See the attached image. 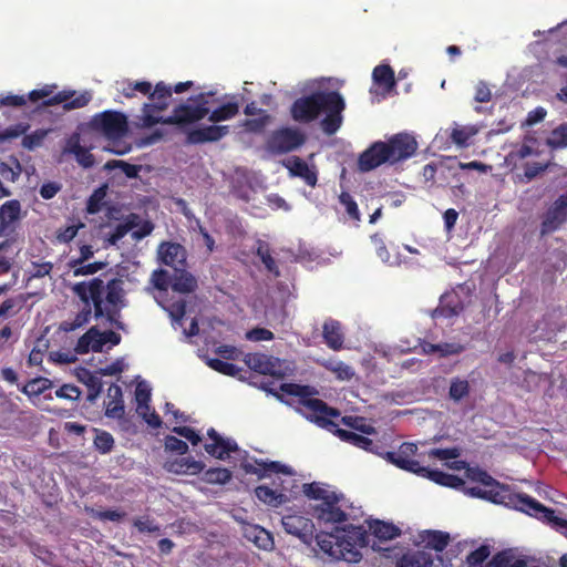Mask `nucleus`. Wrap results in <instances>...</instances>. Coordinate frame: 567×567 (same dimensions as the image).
I'll return each mask as SVG.
<instances>
[{"mask_svg":"<svg viewBox=\"0 0 567 567\" xmlns=\"http://www.w3.org/2000/svg\"><path fill=\"white\" fill-rule=\"evenodd\" d=\"M416 451L417 446L414 443L405 442L400 446L398 452H388L385 457L400 468L426 476L440 485L450 487H460L463 485V480L455 475L446 474L441 471L429 470L421 466L417 461L411 460V456L415 455Z\"/></svg>","mask_w":567,"mask_h":567,"instance_id":"7","label":"nucleus"},{"mask_svg":"<svg viewBox=\"0 0 567 567\" xmlns=\"http://www.w3.org/2000/svg\"><path fill=\"white\" fill-rule=\"evenodd\" d=\"M105 415L112 419H122L124 415L123 392L120 385L111 384L107 389Z\"/></svg>","mask_w":567,"mask_h":567,"instance_id":"25","label":"nucleus"},{"mask_svg":"<svg viewBox=\"0 0 567 567\" xmlns=\"http://www.w3.org/2000/svg\"><path fill=\"white\" fill-rule=\"evenodd\" d=\"M276 359L261 353H248L245 355V363L249 369L261 374H276Z\"/></svg>","mask_w":567,"mask_h":567,"instance_id":"23","label":"nucleus"},{"mask_svg":"<svg viewBox=\"0 0 567 567\" xmlns=\"http://www.w3.org/2000/svg\"><path fill=\"white\" fill-rule=\"evenodd\" d=\"M419 538L425 547L442 551L449 544L450 535L440 530H424Z\"/></svg>","mask_w":567,"mask_h":567,"instance_id":"32","label":"nucleus"},{"mask_svg":"<svg viewBox=\"0 0 567 567\" xmlns=\"http://www.w3.org/2000/svg\"><path fill=\"white\" fill-rule=\"evenodd\" d=\"M373 81L385 89L391 90L394 84V73L389 65H378L372 73Z\"/></svg>","mask_w":567,"mask_h":567,"instance_id":"39","label":"nucleus"},{"mask_svg":"<svg viewBox=\"0 0 567 567\" xmlns=\"http://www.w3.org/2000/svg\"><path fill=\"white\" fill-rule=\"evenodd\" d=\"M165 447L166 450L178 454H185L188 451V445L175 436H167L165 439Z\"/></svg>","mask_w":567,"mask_h":567,"instance_id":"60","label":"nucleus"},{"mask_svg":"<svg viewBox=\"0 0 567 567\" xmlns=\"http://www.w3.org/2000/svg\"><path fill=\"white\" fill-rule=\"evenodd\" d=\"M115 168H121V171L128 177V178H135L138 175V172L141 171L140 165H133L130 163H126L124 161L113 159L109 161L104 165V169L112 171Z\"/></svg>","mask_w":567,"mask_h":567,"instance_id":"42","label":"nucleus"},{"mask_svg":"<svg viewBox=\"0 0 567 567\" xmlns=\"http://www.w3.org/2000/svg\"><path fill=\"white\" fill-rule=\"evenodd\" d=\"M105 266H106V264L100 262V261L91 262L87 265H79L75 268H73V275L75 277L93 275V274L102 270Z\"/></svg>","mask_w":567,"mask_h":567,"instance_id":"57","label":"nucleus"},{"mask_svg":"<svg viewBox=\"0 0 567 567\" xmlns=\"http://www.w3.org/2000/svg\"><path fill=\"white\" fill-rule=\"evenodd\" d=\"M317 545L331 558L340 560H355L358 555L353 551L352 544L346 539H340L332 534H319L316 536Z\"/></svg>","mask_w":567,"mask_h":567,"instance_id":"11","label":"nucleus"},{"mask_svg":"<svg viewBox=\"0 0 567 567\" xmlns=\"http://www.w3.org/2000/svg\"><path fill=\"white\" fill-rule=\"evenodd\" d=\"M280 389L288 395L299 398L297 412L310 422L328 431L336 432L341 440L354 446L365 451L377 452L374 449L377 445L373 444L370 439L348 430L337 429V424L332 419L338 417L339 412L336 409L329 408L322 400L315 398V395L318 394L316 388L296 383H284Z\"/></svg>","mask_w":567,"mask_h":567,"instance_id":"1","label":"nucleus"},{"mask_svg":"<svg viewBox=\"0 0 567 567\" xmlns=\"http://www.w3.org/2000/svg\"><path fill=\"white\" fill-rule=\"evenodd\" d=\"M538 506L539 508H536L535 506L530 505L526 514L544 519L567 537V519L557 517L553 509L545 507L539 502Z\"/></svg>","mask_w":567,"mask_h":567,"instance_id":"27","label":"nucleus"},{"mask_svg":"<svg viewBox=\"0 0 567 567\" xmlns=\"http://www.w3.org/2000/svg\"><path fill=\"white\" fill-rule=\"evenodd\" d=\"M197 288V279L188 271L181 267L179 270H175L172 279V289L181 293H189L195 291Z\"/></svg>","mask_w":567,"mask_h":567,"instance_id":"29","label":"nucleus"},{"mask_svg":"<svg viewBox=\"0 0 567 567\" xmlns=\"http://www.w3.org/2000/svg\"><path fill=\"white\" fill-rule=\"evenodd\" d=\"M322 336L326 344L332 350H340L343 346V332L341 323L333 319L324 321Z\"/></svg>","mask_w":567,"mask_h":567,"instance_id":"26","label":"nucleus"},{"mask_svg":"<svg viewBox=\"0 0 567 567\" xmlns=\"http://www.w3.org/2000/svg\"><path fill=\"white\" fill-rule=\"evenodd\" d=\"M164 308L168 311L169 317L173 321V324L174 326L181 324V321L185 316V308H186L185 301L178 300V301L173 302L169 307H167V308L164 307Z\"/></svg>","mask_w":567,"mask_h":567,"instance_id":"53","label":"nucleus"},{"mask_svg":"<svg viewBox=\"0 0 567 567\" xmlns=\"http://www.w3.org/2000/svg\"><path fill=\"white\" fill-rule=\"evenodd\" d=\"M303 133L293 127H282L272 132L267 141L266 148L272 154H285L297 150L305 143Z\"/></svg>","mask_w":567,"mask_h":567,"instance_id":"9","label":"nucleus"},{"mask_svg":"<svg viewBox=\"0 0 567 567\" xmlns=\"http://www.w3.org/2000/svg\"><path fill=\"white\" fill-rule=\"evenodd\" d=\"M270 116L266 113H264L258 118L252 120H246L244 122V126L251 132H259L261 131L268 123H269Z\"/></svg>","mask_w":567,"mask_h":567,"instance_id":"61","label":"nucleus"},{"mask_svg":"<svg viewBox=\"0 0 567 567\" xmlns=\"http://www.w3.org/2000/svg\"><path fill=\"white\" fill-rule=\"evenodd\" d=\"M52 386V381L45 378H35L29 381L23 388L22 392L28 396H39Z\"/></svg>","mask_w":567,"mask_h":567,"instance_id":"40","label":"nucleus"},{"mask_svg":"<svg viewBox=\"0 0 567 567\" xmlns=\"http://www.w3.org/2000/svg\"><path fill=\"white\" fill-rule=\"evenodd\" d=\"M207 434L213 441L205 445V450L208 454L225 460L229 456L230 452L237 451L238 446L234 440L223 437L214 429H210Z\"/></svg>","mask_w":567,"mask_h":567,"instance_id":"15","label":"nucleus"},{"mask_svg":"<svg viewBox=\"0 0 567 567\" xmlns=\"http://www.w3.org/2000/svg\"><path fill=\"white\" fill-rule=\"evenodd\" d=\"M284 166L289 171L291 176L302 178L309 186L317 184V174L300 157L292 156L282 162Z\"/></svg>","mask_w":567,"mask_h":567,"instance_id":"19","label":"nucleus"},{"mask_svg":"<svg viewBox=\"0 0 567 567\" xmlns=\"http://www.w3.org/2000/svg\"><path fill=\"white\" fill-rule=\"evenodd\" d=\"M72 290L84 303L92 301L96 319L106 318L107 322L117 329H125L124 323L120 321L121 309L125 307L121 279H112L104 284L102 279L94 278L75 284Z\"/></svg>","mask_w":567,"mask_h":567,"instance_id":"2","label":"nucleus"},{"mask_svg":"<svg viewBox=\"0 0 567 567\" xmlns=\"http://www.w3.org/2000/svg\"><path fill=\"white\" fill-rule=\"evenodd\" d=\"M470 476L477 482H481L483 485L487 487H492L494 489H499V487H506L505 485H501L497 483L491 475L486 472L480 470H470Z\"/></svg>","mask_w":567,"mask_h":567,"instance_id":"50","label":"nucleus"},{"mask_svg":"<svg viewBox=\"0 0 567 567\" xmlns=\"http://www.w3.org/2000/svg\"><path fill=\"white\" fill-rule=\"evenodd\" d=\"M172 279L173 277H171L168 271L164 269L154 270L151 276V282L153 286L163 291H166L168 286L172 287Z\"/></svg>","mask_w":567,"mask_h":567,"instance_id":"44","label":"nucleus"},{"mask_svg":"<svg viewBox=\"0 0 567 567\" xmlns=\"http://www.w3.org/2000/svg\"><path fill=\"white\" fill-rule=\"evenodd\" d=\"M326 367L341 380H350L354 375L353 369L341 361H329Z\"/></svg>","mask_w":567,"mask_h":567,"instance_id":"45","label":"nucleus"},{"mask_svg":"<svg viewBox=\"0 0 567 567\" xmlns=\"http://www.w3.org/2000/svg\"><path fill=\"white\" fill-rule=\"evenodd\" d=\"M92 125L110 140L120 138L127 131L126 117L122 113L113 111H105L96 115L92 121Z\"/></svg>","mask_w":567,"mask_h":567,"instance_id":"10","label":"nucleus"},{"mask_svg":"<svg viewBox=\"0 0 567 567\" xmlns=\"http://www.w3.org/2000/svg\"><path fill=\"white\" fill-rule=\"evenodd\" d=\"M464 309L463 302L457 293L447 292L440 299V305L431 312L432 318H452L458 316Z\"/></svg>","mask_w":567,"mask_h":567,"instance_id":"16","label":"nucleus"},{"mask_svg":"<svg viewBox=\"0 0 567 567\" xmlns=\"http://www.w3.org/2000/svg\"><path fill=\"white\" fill-rule=\"evenodd\" d=\"M79 380L87 386L89 393L86 400L95 402L102 392V379L99 372L92 373L89 370H82L78 374Z\"/></svg>","mask_w":567,"mask_h":567,"instance_id":"31","label":"nucleus"},{"mask_svg":"<svg viewBox=\"0 0 567 567\" xmlns=\"http://www.w3.org/2000/svg\"><path fill=\"white\" fill-rule=\"evenodd\" d=\"M248 340L251 341H264L271 340L274 338V333L265 328H256L247 332L246 334Z\"/></svg>","mask_w":567,"mask_h":567,"instance_id":"62","label":"nucleus"},{"mask_svg":"<svg viewBox=\"0 0 567 567\" xmlns=\"http://www.w3.org/2000/svg\"><path fill=\"white\" fill-rule=\"evenodd\" d=\"M63 153L74 155L76 162L84 168H90L94 165L93 155L85 146L81 145L78 134L72 135L68 140Z\"/></svg>","mask_w":567,"mask_h":567,"instance_id":"21","label":"nucleus"},{"mask_svg":"<svg viewBox=\"0 0 567 567\" xmlns=\"http://www.w3.org/2000/svg\"><path fill=\"white\" fill-rule=\"evenodd\" d=\"M244 536L264 550H271L275 546L271 534L258 525H247L244 528Z\"/></svg>","mask_w":567,"mask_h":567,"instance_id":"24","label":"nucleus"},{"mask_svg":"<svg viewBox=\"0 0 567 567\" xmlns=\"http://www.w3.org/2000/svg\"><path fill=\"white\" fill-rule=\"evenodd\" d=\"M339 199H340V203L346 207L348 215L351 218L359 220L360 214H359L358 205L352 199L351 195L348 193H342L340 195Z\"/></svg>","mask_w":567,"mask_h":567,"instance_id":"56","label":"nucleus"},{"mask_svg":"<svg viewBox=\"0 0 567 567\" xmlns=\"http://www.w3.org/2000/svg\"><path fill=\"white\" fill-rule=\"evenodd\" d=\"M14 166L7 163H0V174L8 181L16 182L21 173V165L17 159H13Z\"/></svg>","mask_w":567,"mask_h":567,"instance_id":"55","label":"nucleus"},{"mask_svg":"<svg viewBox=\"0 0 567 567\" xmlns=\"http://www.w3.org/2000/svg\"><path fill=\"white\" fill-rule=\"evenodd\" d=\"M433 558L429 553L417 550L404 555L396 564V567H432Z\"/></svg>","mask_w":567,"mask_h":567,"instance_id":"33","label":"nucleus"},{"mask_svg":"<svg viewBox=\"0 0 567 567\" xmlns=\"http://www.w3.org/2000/svg\"><path fill=\"white\" fill-rule=\"evenodd\" d=\"M489 556V547L486 545L481 546L467 556V563L471 566H476L483 563Z\"/></svg>","mask_w":567,"mask_h":567,"instance_id":"58","label":"nucleus"},{"mask_svg":"<svg viewBox=\"0 0 567 567\" xmlns=\"http://www.w3.org/2000/svg\"><path fill=\"white\" fill-rule=\"evenodd\" d=\"M171 96V87L164 83H158L155 86L150 95L152 103H145L142 111L141 122L143 126L151 127L157 123L188 124L204 118L208 113V107L205 106L207 103L206 94H199L196 99L189 100L187 104L177 106L172 116H159L158 113L167 107Z\"/></svg>","mask_w":567,"mask_h":567,"instance_id":"3","label":"nucleus"},{"mask_svg":"<svg viewBox=\"0 0 567 567\" xmlns=\"http://www.w3.org/2000/svg\"><path fill=\"white\" fill-rule=\"evenodd\" d=\"M94 445L102 453H109L114 445V439L110 433L100 431L94 439Z\"/></svg>","mask_w":567,"mask_h":567,"instance_id":"49","label":"nucleus"},{"mask_svg":"<svg viewBox=\"0 0 567 567\" xmlns=\"http://www.w3.org/2000/svg\"><path fill=\"white\" fill-rule=\"evenodd\" d=\"M239 111V103L237 101L235 102H228L218 109L214 110L213 112H209V121L217 123L221 121H226L229 118H233L235 115H237Z\"/></svg>","mask_w":567,"mask_h":567,"instance_id":"37","label":"nucleus"},{"mask_svg":"<svg viewBox=\"0 0 567 567\" xmlns=\"http://www.w3.org/2000/svg\"><path fill=\"white\" fill-rule=\"evenodd\" d=\"M29 130V125L24 123H18L9 126L0 132V141H7L23 135Z\"/></svg>","mask_w":567,"mask_h":567,"instance_id":"54","label":"nucleus"},{"mask_svg":"<svg viewBox=\"0 0 567 567\" xmlns=\"http://www.w3.org/2000/svg\"><path fill=\"white\" fill-rule=\"evenodd\" d=\"M522 182L528 183L549 168V164L526 163Z\"/></svg>","mask_w":567,"mask_h":567,"instance_id":"46","label":"nucleus"},{"mask_svg":"<svg viewBox=\"0 0 567 567\" xmlns=\"http://www.w3.org/2000/svg\"><path fill=\"white\" fill-rule=\"evenodd\" d=\"M47 134L48 132L45 130H37L29 135H24L22 146L27 150H34L41 145Z\"/></svg>","mask_w":567,"mask_h":567,"instance_id":"51","label":"nucleus"},{"mask_svg":"<svg viewBox=\"0 0 567 567\" xmlns=\"http://www.w3.org/2000/svg\"><path fill=\"white\" fill-rule=\"evenodd\" d=\"M92 309L90 303H85V307L80 311L72 320L64 321L61 323V329L65 332L74 331L85 326L91 318Z\"/></svg>","mask_w":567,"mask_h":567,"instance_id":"38","label":"nucleus"},{"mask_svg":"<svg viewBox=\"0 0 567 567\" xmlns=\"http://www.w3.org/2000/svg\"><path fill=\"white\" fill-rule=\"evenodd\" d=\"M256 254L265 265V268L268 272L272 274L276 278L280 276V270L275 259L272 258L270 254V247L266 241H257Z\"/></svg>","mask_w":567,"mask_h":567,"instance_id":"35","label":"nucleus"},{"mask_svg":"<svg viewBox=\"0 0 567 567\" xmlns=\"http://www.w3.org/2000/svg\"><path fill=\"white\" fill-rule=\"evenodd\" d=\"M344 107V100L338 92L317 91L296 100L291 106V116L297 122L309 123L326 112L320 125L326 134L332 135L342 124L341 113Z\"/></svg>","mask_w":567,"mask_h":567,"instance_id":"4","label":"nucleus"},{"mask_svg":"<svg viewBox=\"0 0 567 567\" xmlns=\"http://www.w3.org/2000/svg\"><path fill=\"white\" fill-rule=\"evenodd\" d=\"M104 346L102 332L97 328L92 327L79 339L75 351L81 354L89 351L100 352Z\"/></svg>","mask_w":567,"mask_h":567,"instance_id":"22","label":"nucleus"},{"mask_svg":"<svg viewBox=\"0 0 567 567\" xmlns=\"http://www.w3.org/2000/svg\"><path fill=\"white\" fill-rule=\"evenodd\" d=\"M106 192L103 187L95 189L87 199L86 212L91 215L97 214L102 208Z\"/></svg>","mask_w":567,"mask_h":567,"instance_id":"43","label":"nucleus"},{"mask_svg":"<svg viewBox=\"0 0 567 567\" xmlns=\"http://www.w3.org/2000/svg\"><path fill=\"white\" fill-rule=\"evenodd\" d=\"M281 525L286 533L298 537L306 545L311 544L315 524L310 518L296 514L285 515L281 518Z\"/></svg>","mask_w":567,"mask_h":567,"instance_id":"12","label":"nucleus"},{"mask_svg":"<svg viewBox=\"0 0 567 567\" xmlns=\"http://www.w3.org/2000/svg\"><path fill=\"white\" fill-rule=\"evenodd\" d=\"M470 493L473 496L489 499L493 503L504 504L524 513H527L530 505L539 508L536 499L526 494L512 493L508 487H499V489L491 488L488 491L481 487H472Z\"/></svg>","mask_w":567,"mask_h":567,"instance_id":"8","label":"nucleus"},{"mask_svg":"<svg viewBox=\"0 0 567 567\" xmlns=\"http://www.w3.org/2000/svg\"><path fill=\"white\" fill-rule=\"evenodd\" d=\"M302 488L306 496L320 502L313 507V516L317 519L324 523H342L347 520L342 495H338L329 486L317 482L303 484Z\"/></svg>","mask_w":567,"mask_h":567,"instance_id":"6","label":"nucleus"},{"mask_svg":"<svg viewBox=\"0 0 567 567\" xmlns=\"http://www.w3.org/2000/svg\"><path fill=\"white\" fill-rule=\"evenodd\" d=\"M21 218V204L17 199L6 202L0 207V235L14 229V224Z\"/></svg>","mask_w":567,"mask_h":567,"instance_id":"17","label":"nucleus"},{"mask_svg":"<svg viewBox=\"0 0 567 567\" xmlns=\"http://www.w3.org/2000/svg\"><path fill=\"white\" fill-rule=\"evenodd\" d=\"M546 144L554 148L567 147V123H564L551 131L550 136L546 140Z\"/></svg>","mask_w":567,"mask_h":567,"instance_id":"41","label":"nucleus"},{"mask_svg":"<svg viewBox=\"0 0 567 567\" xmlns=\"http://www.w3.org/2000/svg\"><path fill=\"white\" fill-rule=\"evenodd\" d=\"M74 92H60L53 97L44 102L45 105L63 104L65 110H74L85 106L92 99L91 93L83 92L76 97L72 99Z\"/></svg>","mask_w":567,"mask_h":567,"instance_id":"20","label":"nucleus"},{"mask_svg":"<svg viewBox=\"0 0 567 567\" xmlns=\"http://www.w3.org/2000/svg\"><path fill=\"white\" fill-rule=\"evenodd\" d=\"M208 365L212 369H214L220 373L227 374V375H236L237 372L239 371V368L237 365L226 362V361H223V360H219V359L209 360Z\"/></svg>","mask_w":567,"mask_h":567,"instance_id":"52","label":"nucleus"},{"mask_svg":"<svg viewBox=\"0 0 567 567\" xmlns=\"http://www.w3.org/2000/svg\"><path fill=\"white\" fill-rule=\"evenodd\" d=\"M255 494L260 502L272 507H278L290 498L286 493L266 485L256 487Z\"/></svg>","mask_w":567,"mask_h":567,"instance_id":"30","label":"nucleus"},{"mask_svg":"<svg viewBox=\"0 0 567 567\" xmlns=\"http://www.w3.org/2000/svg\"><path fill=\"white\" fill-rule=\"evenodd\" d=\"M417 147L415 138L408 133H399L389 143L375 142L364 151L358 162L361 172H369L385 162L396 163L411 157Z\"/></svg>","mask_w":567,"mask_h":567,"instance_id":"5","label":"nucleus"},{"mask_svg":"<svg viewBox=\"0 0 567 567\" xmlns=\"http://www.w3.org/2000/svg\"><path fill=\"white\" fill-rule=\"evenodd\" d=\"M567 220V190L559 195L544 216L542 234L553 233Z\"/></svg>","mask_w":567,"mask_h":567,"instance_id":"13","label":"nucleus"},{"mask_svg":"<svg viewBox=\"0 0 567 567\" xmlns=\"http://www.w3.org/2000/svg\"><path fill=\"white\" fill-rule=\"evenodd\" d=\"M228 132L229 127L227 125H209L190 131L187 135V141L192 144L216 142L227 135Z\"/></svg>","mask_w":567,"mask_h":567,"instance_id":"18","label":"nucleus"},{"mask_svg":"<svg viewBox=\"0 0 567 567\" xmlns=\"http://www.w3.org/2000/svg\"><path fill=\"white\" fill-rule=\"evenodd\" d=\"M133 525L140 533H158L161 530L159 525L151 519L148 516L136 517L133 520Z\"/></svg>","mask_w":567,"mask_h":567,"instance_id":"48","label":"nucleus"},{"mask_svg":"<svg viewBox=\"0 0 567 567\" xmlns=\"http://www.w3.org/2000/svg\"><path fill=\"white\" fill-rule=\"evenodd\" d=\"M478 133L474 125H458L453 124L450 133L452 142L458 146H467L468 141Z\"/></svg>","mask_w":567,"mask_h":567,"instance_id":"34","label":"nucleus"},{"mask_svg":"<svg viewBox=\"0 0 567 567\" xmlns=\"http://www.w3.org/2000/svg\"><path fill=\"white\" fill-rule=\"evenodd\" d=\"M470 394V382L466 379L455 377L450 381L449 398L454 402H460Z\"/></svg>","mask_w":567,"mask_h":567,"instance_id":"36","label":"nucleus"},{"mask_svg":"<svg viewBox=\"0 0 567 567\" xmlns=\"http://www.w3.org/2000/svg\"><path fill=\"white\" fill-rule=\"evenodd\" d=\"M80 389L72 384H64L55 391V395L58 398L66 400H78L80 398Z\"/></svg>","mask_w":567,"mask_h":567,"instance_id":"59","label":"nucleus"},{"mask_svg":"<svg viewBox=\"0 0 567 567\" xmlns=\"http://www.w3.org/2000/svg\"><path fill=\"white\" fill-rule=\"evenodd\" d=\"M83 226H84L83 224H79V225H71V226L65 227L63 230H60L58 233V236H56L58 240L60 243L71 241L76 236L79 229Z\"/></svg>","mask_w":567,"mask_h":567,"instance_id":"64","label":"nucleus"},{"mask_svg":"<svg viewBox=\"0 0 567 567\" xmlns=\"http://www.w3.org/2000/svg\"><path fill=\"white\" fill-rule=\"evenodd\" d=\"M158 256L163 264L179 270L181 267L185 266L186 250L185 248L175 243H163L158 247Z\"/></svg>","mask_w":567,"mask_h":567,"instance_id":"14","label":"nucleus"},{"mask_svg":"<svg viewBox=\"0 0 567 567\" xmlns=\"http://www.w3.org/2000/svg\"><path fill=\"white\" fill-rule=\"evenodd\" d=\"M173 432L185 437L193 445H197L202 441L200 436L193 429L187 427V426L174 427Z\"/></svg>","mask_w":567,"mask_h":567,"instance_id":"63","label":"nucleus"},{"mask_svg":"<svg viewBox=\"0 0 567 567\" xmlns=\"http://www.w3.org/2000/svg\"><path fill=\"white\" fill-rule=\"evenodd\" d=\"M365 522L369 532L380 540H391L401 534L400 528L392 523L379 519H367Z\"/></svg>","mask_w":567,"mask_h":567,"instance_id":"28","label":"nucleus"},{"mask_svg":"<svg viewBox=\"0 0 567 567\" xmlns=\"http://www.w3.org/2000/svg\"><path fill=\"white\" fill-rule=\"evenodd\" d=\"M205 476L208 483L225 484L231 478V473L227 468H212Z\"/></svg>","mask_w":567,"mask_h":567,"instance_id":"47","label":"nucleus"}]
</instances>
